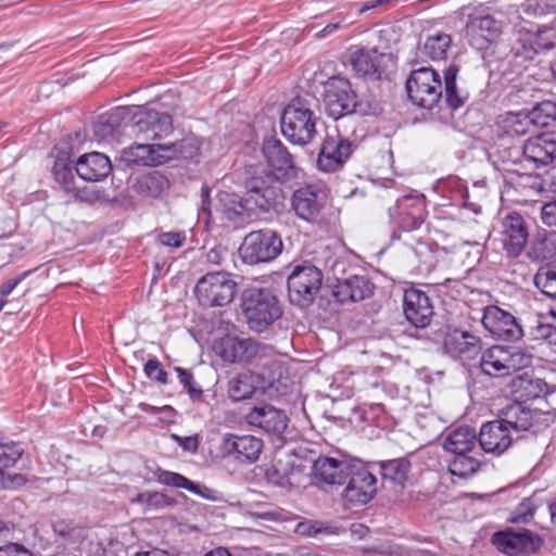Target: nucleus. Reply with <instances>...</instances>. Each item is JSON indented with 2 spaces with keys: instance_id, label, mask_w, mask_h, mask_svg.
I'll list each match as a JSON object with an SVG mask.
<instances>
[{
  "instance_id": "nucleus-1",
  "label": "nucleus",
  "mask_w": 556,
  "mask_h": 556,
  "mask_svg": "<svg viewBox=\"0 0 556 556\" xmlns=\"http://www.w3.org/2000/svg\"><path fill=\"white\" fill-rule=\"evenodd\" d=\"M275 191L264 180L251 178L247 182L245 197L222 191L217 194L215 212L235 226L245 223L256 211H267L274 201Z\"/></svg>"
},
{
  "instance_id": "nucleus-2",
  "label": "nucleus",
  "mask_w": 556,
  "mask_h": 556,
  "mask_svg": "<svg viewBox=\"0 0 556 556\" xmlns=\"http://www.w3.org/2000/svg\"><path fill=\"white\" fill-rule=\"evenodd\" d=\"M214 353L224 362L231 364H247L268 369L270 374H262L270 384L275 382L274 372L280 369L275 351L270 345L260 343L251 338L225 336L215 341Z\"/></svg>"
},
{
  "instance_id": "nucleus-3",
  "label": "nucleus",
  "mask_w": 556,
  "mask_h": 556,
  "mask_svg": "<svg viewBox=\"0 0 556 556\" xmlns=\"http://www.w3.org/2000/svg\"><path fill=\"white\" fill-rule=\"evenodd\" d=\"M185 146L195 147L197 152L188 156L193 157L202 154L206 142L199 138H187L180 146L176 143H156L143 139L128 146L121 151V160L127 164L156 167L175 159Z\"/></svg>"
},
{
  "instance_id": "nucleus-4",
  "label": "nucleus",
  "mask_w": 556,
  "mask_h": 556,
  "mask_svg": "<svg viewBox=\"0 0 556 556\" xmlns=\"http://www.w3.org/2000/svg\"><path fill=\"white\" fill-rule=\"evenodd\" d=\"M241 308L249 328L255 332L266 330L282 316V306L269 288L249 287L241 294Z\"/></svg>"
},
{
  "instance_id": "nucleus-5",
  "label": "nucleus",
  "mask_w": 556,
  "mask_h": 556,
  "mask_svg": "<svg viewBox=\"0 0 556 556\" xmlns=\"http://www.w3.org/2000/svg\"><path fill=\"white\" fill-rule=\"evenodd\" d=\"M316 123L317 116L312 109V102L304 98H295L282 111L281 134L293 144L306 146L317 135Z\"/></svg>"
},
{
  "instance_id": "nucleus-6",
  "label": "nucleus",
  "mask_w": 556,
  "mask_h": 556,
  "mask_svg": "<svg viewBox=\"0 0 556 556\" xmlns=\"http://www.w3.org/2000/svg\"><path fill=\"white\" fill-rule=\"evenodd\" d=\"M532 354L517 346L493 345L486 349L480 359V367L490 377H505L529 367Z\"/></svg>"
},
{
  "instance_id": "nucleus-7",
  "label": "nucleus",
  "mask_w": 556,
  "mask_h": 556,
  "mask_svg": "<svg viewBox=\"0 0 556 556\" xmlns=\"http://www.w3.org/2000/svg\"><path fill=\"white\" fill-rule=\"evenodd\" d=\"M237 281L227 271H211L201 277L194 288L195 296L203 306H225L235 298Z\"/></svg>"
},
{
  "instance_id": "nucleus-8",
  "label": "nucleus",
  "mask_w": 556,
  "mask_h": 556,
  "mask_svg": "<svg viewBox=\"0 0 556 556\" xmlns=\"http://www.w3.org/2000/svg\"><path fill=\"white\" fill-rule=\"evenodd\" d=\"M325 108L328 115L338 119L348 114H369V108L361 101H356V94L351 88V84L340 77H333L328 80L325 87Z\"/></svg>"
},
{
  "instance_id": "nucleus-9",
  "label": "nucleus",
  "mask_w": 556,
  "mask_h": 556,
  "mask_svg": "<svg viewBox=\"0 0 556 556\" xmlns=\"http://www.w3.org/2000/svg\"><path fill=\"white\" fill-rule=\"evenodd\" d=\"M282 250L280 237L270 229L252 231L245 236L239 254L243 263L255 265L276 258Z\"/></svg>"
},
{
  "instance_id": "nucleus-10",
  "label": "nucleus",
  "mask_w": 556,
  "mask_h": 556,
  "mask_svg": "<svg viewBox=\"0 0 556 556\" xmlns=\"http://www.w3.org/2000/svg\"><path fill=\"white\" fill-rule=\"evenodd\" d=\"M323 274L314 265L295 266L288 277V295L290 302L300 307H307L318 294Z\"/></svg>"
},
{
  "instance_id": "nucleus-11",
  "label": "nucleus",
  "mask_w": 556,
  "mask_h": 556,
  "mask_svg": "<svg viewBox=\"0 0 556 556\" xmlns=\"http://www.w3.org/2000/svg\"><path fill=\"white\" fill-rule=\"evenodd\" d=\"M406 90L414 104L432 109L442 96L441 77L430 67H420L410 73Z\"/></svg>"
},
{
  "instance_id": "nucleus-12",
  "label": "nucleus",
  "mask_w": 556,
  "mask_h": 556,
  "mask_svg": "<svg viewBox=\"0 0 556 556\" xmlns=\"http://www.w3.org/2000/svg\"><path fill=\"white\" fill-rule=\"evenodd\" d=\"M494 239L498 240L508 257H518L529 238L523 217L518 213H509L501 219L493 230Z\"/></svg>"
},
{
  "instance_id": "nucleus-13",
  "label": "nucleus",
  "mask_w": 556,
  "mask_h": 556,
  "mask_svg": "<svg viewBox=\"0 0 556 556\" xmlns=\"http://www.w3.org/2000/svg\"><path fill=\"white\" fill-rule=\"evenodd\" d=\"M390 217L404 231L419 228L426 217L424 194L412 192L397 199L395 206L390 208Z\"/></svg>"
},
{
  "instance_id": "nucleus-14",
  "label": "nucleus",
  "mask_w": 556,
  "mask_h": 556,
  "mask_svg": "<svg viewBox=\"0 0 556 556\" xmlns=\"http://www.w3.org/2000/svg\"><path fill=\"white\" fill-rule=\"evenodd\" d=\"M132 117L135 121L125 126L129 129V135L136 136L137 139L155 141L172 132V117L166 113L139 111L132 114Z\"/></svg>"
},
{
  "instance_id": "nucleus-15",
  "label": "nucleus",
  "mask_w": 556,
  "mask_h": 556,
  "mask_svg": "<svg viewBox=\"0 0 556 556\" xmlns=\"http://www.w3.org/2000/svg\"><path fill=\"white\" fill-rule=\"evenodd\" d=\"M493 545L508 556H527L535 553L542 544L539 535L530 530H506L492 536Z\"/></svg>"
},
{
  "instance_id": "nucleus-16",
  "label": "nucleus",
  "mask_w": 556,
  "mask_h": 556,
  "mask_svg": "<svg viewBox=\"0 0 556 556\" xmlns=\"http://www.w3.org/2000/svg\"><path fill=\"white\" fill-rule=\"evenodd\" d=\"M481 321L485 330L497 339L517 341L523 337V329L515 316L498 306L484 307Z\"/></svg>"
},
{
  "instance_id": "nucleus-17",
  "label": "nucleus",
  "mask_w": 556,
  "mask_h": 556,
  "mask_svg": "<svg viewBox=\"0 0 556 556\" xmlns=\"http://www.w3.org/2000/svg\"><path fill=\"white\" fill-rule=\"evenodd\" d=\"M348 478L349 482L343 491V498L353 505L367 504L377 491L375 476L364 464L355 462Z\"/></svg>"
},
{
  "instance_id": "nucleus-18",
  "label": "nucleus",
  "mask_w": 556,
  "mask_h": 556,
  "mask_svg": "<svg viewBox=\"0 0 556 556\" xmlns=\"http://www.w3.org/2000/svg\"><path fill=\"white\" fill-rule=\"evenodd\" d=\"M465 33L473 48L483 50L500 35L501 23L483 10H476L468 15Z\"/></svg>"
},
{
  "instance_id": "nucleus-19",
  "label": "nucleus",
  "mask_w": 556,
  "mask_h": 556,
  "mask_svg": "<svg viewBox=\"0 0 556 556\" xmlns=\"http://www.w3.org/2000/svg\"><path fill=\"white\" fill-rule=\"evenodd\" d=\"M269 174L277 180H288L295 176L296 167L291 154L282 142L276 138H267L262 147Z\"/></svg>"
},
{
  "instance_id": "nucleus-20",
  "label": "nucleus",
  "mask_w": 556,
  "mask_h": 556,
  "mask_svg": "<svg viewBox=\"0 0 556 556\" xmlns=\"http://www.w3.org/2000/svg\"><path fill=\"white\" fill-rule=\"evenodd\" d=\"M219 448L223 455L232 456L241 463L250 464L258 459L263 450V441L250 434L227 433L223 435Z\"/></svg>"
},
{
  "instance_id": "nucleus-21",
  "label": "nucleus",
  "mask_w": 556,
  "mask_h": 556,
  "mask_svg": "<svg viewBox=\"0 0 556 556\" xmlns=\"http://www.w3.org/2000/svg\"><path fill=\"white\" fill-rule=\"evenodd\" d=\"M326 204V193L317 186L307 185L294 191L292 207L295 214L307 222H315Z\"/></svg>"
},
{
  "instance_id": "nucleus-22",
  "label": "nucleus",
  "mask_w": 556,
  "mask_h": 556,
  "mask_svg": "<svg viewBox=\"0 0 556 556\" xmlns=\"http://www.w3.org/2000/svg\"><path fill=\"white\" fill-rule=\"evenodd\" d=\"M352 152L353 146L349 140L328 136L318 154L317 166L324 172H336L343 166Z\"/></svg>"
},
{
  "instance_id": "nucleus-23",
  "label": "nucleus",
  "mask_w": 556,
  "mask_h": 556,
  "mask_svg": "<svg viewBox=\"0 0 556 556\" xmlns=\"http://www.w3.org/2000/svg\"><path fill=\"white\" fill-rule=\"evenodd\" d=\"M245 421L252 427L277 435L282 434L288 427V417L285 412L269 404L254 406L245 415Z\"/></svg>"
},
{
  "instance_id": "nucleus-24",
  "label": "nucleus",
  "mask_w": 556,
  "mask_h": 556,
  "mask_svg": "<svg viewBox=\"0 0 556 556\" xmlns=\"http://www.w3.org/2000/svg\"><path fill=\"white\" fill-rule=\"evenodd\" d=\"M514 440L511 431L504 419L485 422L479 433V446L485 453L501 455Z\"/></svg>"
},
{
  "instance_id": "nucleus-25",
  "label": "nucleus",
  "mask_w": 556,
  "mask_h": 556,
  "mask_svg": "<svg viewBox=\"0 0 556 556\" xmlns=\"http://www.w3.org/2000/svg\"><path fill=\"white\" fill-rule=\"evenodd\" d=\"M556 160V139L551 134L535 136L522 147V162L531 163L535 168L546 166Z\"/></svg>"
},
{
  "instance_id": "nucleus-26",
  "label": "nucleus",
  "mask_w": 556,
  "mask_h": 556,
  "mask_svg": "<svg viewBox=\"0 0 556 556\" xmlns=\"http://www.w3.org/2000/svg\"><path fill=\"white\" fill-rule=\"evenodd\" d=\"M403 311L406 319L415 327L429 325L433 314L428 295L417 289H407L403 296Z\"/></svg>"
},
{
  "instance_id": "nucleus-27",
  "label": "nucleus",
  "mask_w": 556,
  "mask_h": 556,
  "mask_svg": "<svg viewBox=\"0 0 556 556\" xmlns=\"http://www.w3.org/2000/svg\"><path fill=\"white\" fill-rule=\"evenodd\" d=\"M355 462L346 458L321 456L313 464L312 471L316 480L327 484H342Z\"/></svg>"
},
{
  "instance_id": "nucleus-28",
  "label": "nucleus",
  "mask_w": 556,
  "mask_h": 556,
  "mask_svg": "<svg viewBox=\"0 0 556 556\" xmlns=\"http://www.w3.org/2000/svg\"><path fill=\"white\" fill-rule=\"evenodd\" d=\"M131 109L119 106L109 114L101 115L93 124V134L99 141L110 142L123 127L129 134V129L125 125H129Z\"/></svg>"
},
{
  "instance_id": "nucleus-29",
  "label": "nucleus",
  "mask_w": 556,
  "mask_h": 556,
  "mask_svg": "<svg viewBox=\"0 0 556 556\" xmlns=\"http://www.w3.org/2000/svg\"><path fill=\"white\" fill-rule=\"evenodd\" d=\"M444 349L454 358L471 359L480 351V339L467 331L455 330L446 336Z\"/></svg>"
},
{
  "instance_id": "nucleus-30",
  "label": "nucleus",
  "mask_w": 556,
  "mask_h": 556,
  "mask_svg": "<svg viewBox=\"0 0 556 556\" xmlns=\"http://www.w3.org/2000/svg\"><path fill=\"white\" fill-rule=\"evenodd\" d=\"M111 170V162L103 153H87L81 155L76 162V173L86 181H99L105 178Z\"/></svg>"
},
{
  "instance_id": "nucleus-31",
  "label": "nucleus",
  "mask_w": 556,
  "mask_h": 556,
  "mask_svg": "<svg viewBox=\"0 0 556 556\" xmlns=\"http://www.w3.org/2000/svg\"><path fill=\"white\" fill-rule=\"evenodd\" d=\"M372 292V285L365 276H352L338 281L333 288V296L340 303L357 302L368 298Z\"/></svg>"
},
{
  "instance_id": "nucleus-32",
  "label": "nucleus",
  "mask_w": 556,
  "mask_h": 556,
  "mask_svg": "<svg viewBox=\"0 0 556 556\" xmlns=\"http://www.w3.org/2000/svg\"><path fill=\"white\" fill-rule=\"evenodd\" d=\"M443 447L450 455L480 452L477 446V433L468 426L458 427L450 432L444 439Z\"/></svg>"
},
{
  "instance_id": "nucleus-33",
  "label": "nucleus",
  "mask_w": 556,
  "mask_h": 556,
  "mask_svg": "<svg viewBox=\"0 0 556 556\" xmlns=\"http://www.w3.org/2000/svg\"><path fill=\"white\" fill-rule=\"evenodd\" d=\"M504 421L510 431L520 432L531 429L541 418L542 413L531 410L521 403L509 405L503 413Z\"/></svg>"
},
{
  "instance_id": "nucleus-34",
  "label": "nucleus",
  "mask_w": 556,
  "mask_h": 556,
  "mask_svg": "<svg viewBox=\"0 0 556 556\" xmlns=\"http://www.w3.org/2000/svg\"><path fill=\"white\" fill-rule=\"evenodd\" d=\"M156 478H157V481L162 484L173 486V488L188 490L189 492H191L202 498H205V500H215L216 498L214 490H212L203 484L195 483L180 473L159 469L156 471Z\"/></svg>"
},
{
  "instance_id": "nucleus-35",
  "label": "nucleus",
  "mask_w": 556,
  "mask_h": 556,
  "mask_svg": "<svg viewBox=\"0 0 556 556\" xmlns=\"http://www.w3.org/2000/svg\"><path fill=\"white\" fill-rule=\"evenodd\" d=\"M377 49L359 48L351 52L350 64L362 76H379L380 58Z\"/></svg>"
},
{
  "instance_id": "nucleus-36",
  "label": "nucleus",
  "mask_w": 556,
  "mask_h": 556,
  "mask_svg": "<svg viewBox=\"0 0 556 556\" xmlns=\"http://www.w3.org/2000/svg\"><path fill=\"white\" fill-rule=\"evenodd\" d=\"M132 188L141 197L159 198L169 188V181L161 172L153 170L138 176Z\"/></svg>"
},
{
  "instance_id": "nucleus-37",
  "label": "nucleus",
  "mask_w": 556,
  "mask_h": 556,
  "mask_svg": "<svg viewBox=\"0 0 556 556\" xmlns=\"http://www.w3.org/2000/svg\"><path fill=\"white\" fill-rule=\"evenodd\" d=\"M55 161L52 168L55 180L63 187L67 193L78 195V189L75 186V177L72 170V162L70 154L65 151H59L55 149L54 154Z\"/></svg>"
},
{
  "instance_id": "nucleus-38",
  "label": "nucleus",
  "mask_w": 556,
  "mask_h": 556,
  "mask_svg": "<svg viewBox=\"0 0 556 556\" xmlns=\"http://www.w3.org/2000/svg\"><path fill=\"white\" fill-rule=\"evenodd\" d=\"M479 455L480 452L450 455V458L447 459L448 471L451 475L460 478H467L476 473L481 466V460L478 457Z\"/></svg>"
},
{
  "instance_id": "nucleus-39",
  "label": "nucleus",
  "mask_w": 556,
  "mask_h": 556,
  "mask_svg": "<svg viewBox=\"0 0 556 556\" xmlns=\"http://www.w3.org/2000/svg\"><path fill=\"white\" fill-rule=\"evenodd\" d=\"M498 123L503 131L511 137L525 135L535 126L530 112H508L501 117Z\"/></svg>"
},
{
  "instance_id": "nucleus-40",
  "label": "nucleus",
  "mask_w": 556,
  "mask_h": 556,
  "mask_svg": "<svg viewBox=\"0 0 556 556\" xmlns=\"http://www.w3.org/2000/svg\"><path fill=\"white\" fill-rule=\"evenodd\" d=\"M255 389V377L250 371L238 374L228 382V395L236 402L251 397Z\"/></svg>"
},
{
  "instance_id": "nucleus-41",
  "label": "nucleus",
  "mask_w": 556,
  "mask_h": 556,
  "mask_svg": "<svg viewBox=\"0 0 556 556\" xmlns=\"http://www.w3.org/2000/svg\"><path fill=\"white\" fill-rule=\"evenodd\" d=\"M380 469L384 480L403 488L408 478L410 464L405 458H396L383 462Z\"/></svg>"
},
{
  "instance_id": "nucleus-42",
  "label": "nucleus",
  "mask_w": 556,
  "mask_h": 556,
  "mask_svg": "<svg viewBox=\"0 0 556 556\" xmlns=\"http://www.w3.org/2000/svg\"><path fill=\"white\" fill-rule=\"evenodd\" d=\"M451 43L452 38L448 34L437 33L426 39L422 46V52L432 60H443Z\"/></svg>"
},
{
  "instance_id": "nucleus-43",
  "label": "nucleus",
  "mask_w": 556,
  "mask_h": 556,
  "mask_svg": "<svg viewBox=\"0 0 556 556\" xmlns=\"http://www.w3.org/2000/svg\"><path fill=\"white\" fill-rule=\"evenodd\" d=\"M534 283L545 295L556 302V263L540 268L534 276Z\"/></svg>"
},
{
  "instance_id": "nucleus-44",
  "label": "nucleus",
  "mask_w": 556,
  "mask_h": 556,
  "mask_svg": "<svg viewBox=\"0 0 556 556\" xmlns=\"http://www.w3.org/2000/svg\"><path fill=\"white\" fill-rule=\"evenodd\" d=\"M530 334L534 340H545L548 346L556 352V327L545 323L542 316H538L530 326Z\"/></svg>"
},
{
  "instance_id": "nucleus-45",
  "label": "nucleus",
  "mask_w": 556,
  "mask_h": 556,
  "mask_svg": "<svg viewBox=\"0 0 556 556\" xmlns=\"http://www.w3.org/2000/svg\"><path fill=\"white\" fill-rule=\"evenodd\" d=\"M457 72H458V68L454 65H451L445 71V74H444L446 102L454 110L458 109L464 103L463 98L457 92V86H456Z\"/></svg>"
},
{
  "instance_id": "nucleus-46",
  "label": "nucleus",
  "mask_w": 556,
  "mask_h": 556,
  "mask_svg": "<svg viewBox=\"0 0 556 556\" xmlns=\"http://www.w3.org/2000/svg\"><path fill=\"white\" fill-rule=\"evenodd\" d=\"M530 115L536 127H546L556 121V103L543 101L530 111Z\"/></svg>"
},
{
  "instance_id": "nucleus-47",
  "label": "nucleus",
  "mask_w": 556,
  "mask_h": 556,
  "mask_svg": "<svg viewBox=\"0 0 556 556\" xmlns=\"http://www.w3.org/2000/svg\"><path fill=\"white\" fill-rule=\"evenodd\" d=\"M295 533L304 536H317L319 534H336L337 528L317 520H303L295 527Z\"/></svg>"
},
{
  "instance_id": "nucleus-48",
  "label": "nucleus",
  "mask_w": 556,
  "mask_h": 556,
  "mask_svg": "<svg viewBox=\"0 0 556 556\" xmlns=\"http://www.w3.org/2000/svg\"><path fill=\"white\" fill-rule=\"evenodd\" d=\"M555 43H556V29L555 28L541 29L531 38V47L535 52H540L543 50H551L554 48Z\"/></svg>"
},
{
  "instance_id": "nucleus-49",
  "label": "nucleus",
  "mask_w": 556,
  "mask_h": 556,
  "mask_svg": "<svg viewBox=\"0 0 556 556\" xmlns=\"http://www.w3.org/2000/svg\"><path fill=\"white\" fill-rule=\"evenodd\" d=\"M23 450L18 444H5L0 446V471L12 467L22 456Z\"/></svg>"
},
{
  "instance_id": "nucleus-50",
  "label": "nucleus",
  "mask_w": 556,
  "mask_h": 556,
  "mask_svg": "<svg viewBox=\"0 0 556 556\" xmlns=\"http://www.w3.org/2000/svg\"><path fill=\"white\" fill-rule=\"evenodd\" d=\"M144 374L151 380L161 384L168 383V374L164 370L162 364L156 359H149L144 365Z\"/></svg>"
},
{
  "instance_id": "nucleus-51",
  "label": "nucleus",
  "mask_w": 556,
  "mask_h": 556,
  "mask_svg": "<svg viewBox=\"0 0 556 556\" xmlns=\"http://www.w3.org/2000/svg\"><path fill=\"white\" fill-rule=\"evenodd\" d=\"M174 370L177 372L180 383L188 391L190 397L192 400H199L202 395V390L195 386L192 375L181 367H175Z\"/></svg>"
},
{
  "instance_id": "nucleus-52",
  "label": "nucleus",
  "mask_w": 556,
  "mask_h": 556,
  "mask_svg": "<svg viewBox=\"0 0 556 556\" xmlns=\"http://www.w3.org/2000/svg\"><path fill=\"white\" fill-rule=\"evenodd\" d=\"M293 472H286L283 469V472H281L280 468H278L277 465L271 466L267 469V478L268 481L273 484H276L281 488H288L294 484L293 482Z\"/></svg>"
},
{
  "instance_id": "nucleus-53",
  "label": "nucleus",
  "mask_w": 556,
  "mask_h": 556,
  "mask_svg": "<svg viewBox=\"0 0 556 556\" xmlns=\"http://www.w3.org/2000/svg\"><path fill=\"white\" fill-rule=\"evenodd\" d=\"M132 502L142 505L144 508H157L164 504L165 497L157 492H144L137 494Z\"/></svg>"
},
{
  "instance_id": "nucleus-54",
  "label": "nucleus",
  "mask_w": 556,
  "mask_h": 556,
  "mask_svg": "<svg viewBox=\"0 0 556 556\" xmlns=\"http://www.w3.org/2000/svg\"><path fill=\"white\" fill-rule=\"evenodd\" d=\"M536 505L532 498H525L516 509V515L511 519L514 522H528L534 515Z\"/></svg>"
},
{
  "instance_id": "nucleus-55",
  "label": "nucleus",
  "mask_w": 556,
  "mask_h": 556,
  "mask_svg": "<svg viewBox=\"0 0 556 556\" xmlns=\"http://www.w3.org/2000/svg\"><path fill=\"white\" fill-rule=\"evenodd\" d=\"M157 240L165 247L180 248L186 241V233L184 231H166L160 233Z\"/></svg>"
},
{
  "instance_id": "nucleus-56",
  "label": "nucleus",
  "mask_w": 556,
  "mask_h": 556,
  "mask_svg": "<svg viewBox=\"0 0 556 556\" xmlns=\"http://www.w3.org/2000/svg\"><path fill=\"white\" fill-rule=\"evenodd\" d=\"M123 554H125L123 544L111 541L108 546L98 545L91 556H122Z\"/></svg>"
},
{
  "instance_id": "nucleus-57",
  "label": "nucleus",
  "mask_w": 556,
  "mask_h": 556,
  "mask_svg": "<svg viewBox=\"0 0 556 556\" xmlns=\"http://www.w3.org/2000/svg\"><path fill=\"white\" fill-rule=\"evenodd\" d=\"M172 438L176 442V444L179 445L186 452L195 453L199 448L198 435L181 437L178 434H172Z\"/></svg>"
},
{
  "instance_id": "nucleus-58",
  "label": "nucleus",
  "mask_w": 556,
  "mask_h": 556,
  "mask_svg": "<svg viewBox=\"0 0 556 556\" xmlns=\"http://www.w3.org/2000/svg\"><path fill=\"white\" fill-rule=\"evenodd\" d=\"M543 224L556 230V201L545 203L541 210Z\"/></svg>"
},
{
  "instance_id": "nucleus-59",
  "label": "nucleus",
  "mask_w": 556,
  "mask_h": 556,
  "mask_svg": "<svg viewBox=\"0 0 556 556\" xmlns=\"http://www.w3.org/2000/svg\"><path fill=\"white\" fill-rule=\"evenodd\" d=\"M28 271H24L15 277L9 278L0 286V300L11 294L13 290L27 277Z\"/></svg>"
},
{
  "instance_id": "nucleus-60",
  "label": "nucleus",
  "mask_w": 556,
  "mask_h": 556,
  "mask_svg": "<svg viewBox=\"0 0 556 556\" xmlns=\"http://www.w3.org/2000/svg\"><path fill=\"white\" fill-rule=\"evenodd\" d=\"M212 208H211V200H210V188L207 186H203L201 189V208H200V217L204 219L207 225L211 220Z\"/></svg>"
},
{
  "instance_id": "nucleus-61",
  "label": "nucleus",
  "mask_w": 556,
  "mask_h": 556,
  "mask_svg": "<svg viewBox=\"0 0 556 556\" xmlns=\"http://www.w3.org/2000/svg\"><path fill=\"white\" fill-rule=\"evenodd\" d=\"M0 556H33L31 553L24 546L10 543L4 546H0Z\"/></svg>"
},
{
  "instance_id": "nucleus-62",
  "label": "nucleus",
  "mask_w": 556,
  "mask_h": 556,
  "mask_svg": "<svg viewBox=\"0 0 556 556\" xmlns=\"http://www.w3.org/2000/svg\"><path fill=\"white\" fill-rule=\"evenodd\" d=\"M53 530L56 534H59L63 538H72L73 532L75 531V528L73 527L72 521L56 520L53 523Z\"/></svg>"
},
{
  "instance_id": "nucleus-63",
  "label": "nucleus",
  "mask_w": 556,
  "mask_h": 556,
  "mask_svg": "<svg viewBox=\"0 0 556 556\" xmlns=\"http://www.w3.org/2000/svg\"><path fill=\"white\" fill-rule=\"evenodd\" d=\"M204 556H231V554L225 547H217L207 552Z\"/></svg>"
},
{
  "instance_id": "nucleus-64",
  "label": "nucleus",
  "mask_w": 556,
  "mask_h": 556,
  "mask_svg": "<svg viewBox=\"0 0 556 556\" xmlns=\"http://www.w3.org/2000/svg\"><path fill=\"white\" fill-rule=\"evenodd\" d=\"M135 556H167V554L161 549H152L148 552H139Z\"/></svg>"
}]
</instances>
